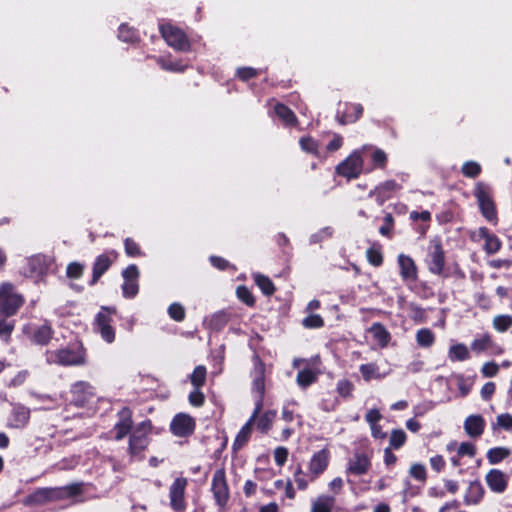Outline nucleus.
<instances>
[{
    "label": "nucleus",
    "instance_id": "f257e3e1",
    "mask_svg": "<svg viewBox=\"0 0 512 512\" xmlns=\"http://www.w3.org/2000/svg\"><path fill=\"white\" fill-rule=\"evenodd\" d=\"M83 482H75L60 487H43L36 489L27 498V503L35 505H44L49 502H56L66 499H72L74 503L83 502L82 496Z\"/></svg>",
    "mask_w": 512,
    "mask_h": 512
},
{
    "label": "nucleus",
    "instance_id": "f03ea898",
    "mask_svg": "<svg viewBox=\"0 0 512 512\" xmlns=\"http://www.w3.org/2000/svg\"><path fill=\"white\" fill-rule=\"evenodd\" d=\"M43 356L49 365L69 367L87 364V349L81 341L70 342L57 350H46Z\"/></svg>",
    "mask_w": 512,
    "mask_h": 512
},
{
    "label": "nucleus",
    "instance_id": "7ed1b4c3",
    "mask_svg": "<svg viewBox=\"0 0 512 512\" xmlns=\"http://www.w3.org/2000/svg\"><path fill=\"white\" fill-rule=\"evenodd\" d=\"M23 295L16 292L15 286L10 282L0 284V316L12 317L24 305Z\"/></svg>",
    "mask_w": 512,
    "mask_h": 512
},
{
    "label": "nucleus",
    "instance_id": "20e7f679",
    "mask_svg": "<svg viewBox=\"0 0 512 512\" xmlns=\"http://www.w3.org/2000/svg\"><path fill=\"white\" fill-rule=\"evenodd\" d=\"M482 216L490 223L497 224L498 214L492 198L491 187L484 182H477L473 191Z\"/></svg>",
    "mask_w": 512,
    "mask_h": 512
},
{
    "label": "nucleus",
    "instance_id": "39448f33",
    "mask_svg": "<svg viewBox=\"0 0 512 512\" xmlns=\"http://www.w3.org/2000/svg\"><path fill=\"white\" fill-rule=\"evenodd\" d=\"M425 263L431 274L444 278L449 276L448 273H445L446 254L440 238L430 241Z\"/></svg>",
    "mask_w": 512,
    "mask_h": 512
},
{
    "label": "nucleus",
    "instance_id": "423d86ee",
    "mask_svg": "<svg viewBox=\"0 0 512 512\" xmlns=\"http://www.w3.org/2000/svg\"><path fill=\"white\" fill-rule=\"evenodd\" d=\"M211 492L218 512H226L230 500V489L224 468L214 471L211 481Z\"/></svg>",
    "mask_w": 512,
    "mask_h": 512
},
{
    "label": "nucleus",
    "instance_id": "0eeeda50",
    "mask_svg": "<svg viewBox=\"0 0 512 512\" xmlns=\"http://www.w3.org/2000/svg\"><path fill=\"white\" fill-rule=\"evenodd\" d=\"M162 38L168 46L179 52H189L191 43L186 33L179 27L172 24H162L159 26Z\"/></svg>",
    "mask_w": 512,
    "mask_h": 512
},
{
    "label": "nucleus",
    "instance_id": "6e6552de",
    "mask_svg": "<svg viewBox=\"0 0 512 512\" xmlns=\"http://www.w3.org/2000/svg\"><path fill=\"white\" fill-rule=\"evenodd\" d=\"M116 313V308L102 306L94 319V330L98 332L101 338L108 344L115 341L116 332L112 326V315Z\"/></svg>",
    "mask_w": 512,
    "mask_h": 512
},
{
    "label": "nucleus",
    "instance_id": "1a4fd4ad",
    "mask_svg": "<svg viewBox=\"0 0 512 512\" xmlns=\"http://www.w3.org/2000/svg\"><path fill=\"white\" fill-rule=\"evenodd\" d=\"M253 381L252 391L256 393L255 408L260 413L263 408V401L265 396V363L259 356H255L253 360Z\"/></svg>",
    "mask_w": 512,
    "mask_h": 512
},
{
    "label": "nucleus",
    "instance_id": "9d476101",
    "mask_svg": "<svg viewBox=\"0 0 512 512\" xmlns=\"http://www.w3.org/2000/svg\"><path fill=\"white\" fill-rule=\"evenodd\" d=\"M118 258V252L114 249L106 250L98 255L92 265V277L88 282L89 286H95L100 278L111 268Z\"/></svg>",
    "mask_w": 512,
    "mask_h": 512
},
{
    "label": "nucleus",
    "instance_id": "9b49d317",
    "mask_svg": "<svg viewBox=\"0 0 512 512\" xmlns=\"http://www.w3.org/2000/svg\"><path fill=\"white\" fill-rule=\"evenodd\" d=\"M336 173L339 176L347 179H356L360 176L363 170V159L358 150L353 151L346 159L340 162L336 168Z\"/></svg>",
    "mask_w": 512,
    "mask_h": 512
},
{
    "label": "nucleus",
    "instance_id": "f8f14e48",
    "mask_svg": "<svg viewBox=\"0 0 512 512\" xmlns=\"http://www.w3.org/2000/svg\"><path fill=\"white\" fill-rule=\"evenodd\" d=\"M169 429L176 437L188 438L195 432L196 420L187 413L179 412L172 418Z\"/></svg>",
    "mask_w": 512,
    "mask_h": 512
},
{
    "label": "nucleus",
    "instance_id": "ddd939ff",
    "mask_svg": "<svg viewBox=\"0 0 512 512\" xmlns=\"http://www.w3.org/2000/svg\"><path fill=\"white\" fill-rule=\"evenodd\" d=\"M70 394V403L82 408L87 406L95 397V388L89 382L78 381L72 385Z\"/></svg>",
    "mask_w": 512,
    "mask_h": 512
},
{
    "label": "nucleus",
    "instance_id": "4468645a",
    "mask_svg": "<svg viewBox=\"0 0 512 512\" xmlns=\"http://www.w3.org/2000/svg\"><path fill=\"white\" fill-rule=\"evenodd\" d=\"M122 294L124 298L132 299L139 292L140 271L136 264L128 265L122 271Z\"/></svg>",
    "mask_w": 512,
    "mask_h": 512
},
{
    "label": "nucleus",
    "instance_id": "2eb2a0df",
    "mask_svg": "<svg viewBox=\"0 0 512 512\" xmlns=\"http://www.w3.org/2000/svg\"><path fill=\"white\" fill-rule=\"evenodd\" d=\"M397 264L401 280L409 289H412L411 284L415 283L419 278L418 267L414 259L409 255L401 253L397 257Z\"/></svg>",
    "mask_w": 512,
    "mask_h": 512
},
{
    "label": "nucleus",
    "instance_id": "dca6fc26",
    "mask_svg": "<svg viewBox=\"0 0 512 512\" xmlns=\"http://www.w3.org/2000/svg\"><path fill=\"white\" fill-rule=\"evenodd\" d=\"M187 479L176 478L169 488L170 505L174 511L182 512L186 508L185 489Z\"/></svg>",
    "mask_w": 512,
    "mask_h": 512
},
{
    "label": "nucleus",
    "instance_id": "f3484780",
    "mask_svg": "<svg viewBox=\"0 0 512 512\" xmlns=\"http://www.w3.org/2000/svg\"><path fill=\"white\" fill-rule=\"evenodd\" d=\"M372 466L371 457L365 452H355L349 459L346 473L354 476H362L368 473Z\"/></svg>",
    "mask_w": 512,
    "mask_h": 512
},
{
    "label": "nucleus",
    "instance_id": "a211bd4d",
    "mask_svg": "<svg viewBox=\"0 0 512 512\" xmlns=\"http://www.w3.org/2000/svg\"><path fill=\"white\" fill-rule=\"evenodd\" d=\"M330 462V451L323 448L315 452L309 462V472L311 474V481L317 479L327 469Z\"/></svg>",
    "mask_w": 512,
    "mask_h": 512
},
{
    "label": "nucleus",
    "instance_id": "6ab92c4d",
    "mask_svg": "<svg viewBox=\"0 0 512 512\" xmlns=\"http://www.w3.org/2000/svg\"><path fill=\"white\" fill-rule=\"evenodd\" d=\"M401 185L395 180H386L371 190L369 196H374L377 204L382 206L386 201L393 197L396 191L401 189Z\"/></svg>",
    "mask_w": 512,
    "mask_h": 512
},
{
    "label": "nucleus",
    "instance_id": "aec40b11",
    "mask_svg": "<svg viewBox=\"0 0 512 512\" xmlns=\"http://www.w3.org/2000/svg\"><path fill=\"white\" fill-rule=\"evenodd\" d=\"M258 415H259V412L257 411V409H254L250 418L241 427V429L237 433V435L233 441V444H232L233 452H238L248 443V441L251 438L253 426L255 424V421H256Z\"/></svg>",
    "mask_w": 512,
    "mask_h": 512
},
{
    "label": "nucleus",
    "instance_id": "412c9836",
    "mask_svg": "<svg viewBox=\"0 0 512 512\" xmlns=\"http://www.w3.org/2000/svg\"><path fill=\"white\" fill-rule=\"evenodd\" d=\"M485 481L489 489L494 492L501 494L508 486V476L499 469H491L485 476Z\"/></svg>",
    "mask_w": 512,
    "mask_h": 512
},
{
    "label": "nucleus",
    "instance_id": "4be33fe9",
    "mask_svg": "<svg viewBox=\"0 0 512 512\" xmlns=\"http://www.w3.org/2000/svg\"><path fill=\"white\" fill-rule=\"evenodd\" d=\"M363 111L359 103H346L344 110L337 112L336 119L341 125L355 123L362 117Z\"/></svg>",
    "mask_w": 512,
    "mask_h": 512
},
{
    "label": "nucleus",
    "instance_id": "5701e85b",
    "mask_svg": "<svg viewBox=\"0 0 512 512\" xmlns=\"http://www.w3.org/2000/svg\"><path fill=\"white\" fill-rule=\"evenodd\" d=\"M486 422L482 415H469L464 421V430L472 438L480 437L485 430Z\"/></svg>",
    "mask_w": 512,
    "mask_h": 512
},
{
    "label": "nucleus",
    "instance_id": "b1692460",
    "mask_svg": "<svg viewBox=\"0 0 512 512\" xmlns=\"http://www.w3.org/2000/svg\"><path fill=\"white\" fill-rule=\"evenodd\" d=\"M54 336V330L49 322L37 326L33 329L30 340L32 343L40 346H47Z\"/></svg>",
    "mask_w": 512,
    "mask_h": 512
},
{
    "label": "nucleus",
    "instance_id": "393cba45",
    "mask_svg": "<svg viewBox=\"0 0 512 512\" xmlns=\"http://www.w3.org/2000/svg\"><path fill=\"white\" fill-rule=\"evenodd\" d=\"M274 113L285 127L294 128L299 124V120L294 111L284 103H276Z\"/></svg>",
    "mask_w": 512,
    "mask_h": 512
},
{
    "label": "nucleus",
    "instance_id": "a878e982",
    "mask_svg": "<svg viewBox=\"0 0 512 512\" xmlns=\"http://www.w3.org/2000/svg\"><path fill=\"white\" fill-rule=\"evenodd\" d=\"M150 438L139 432H132L129 436L128 451L131 456H136L145 451L149 445Z\"/></svg>",
    "mask_w": 512,
    "mask_h": 512
},
{
    "label": "nucleus",
    "instance_id": "bb28decb",
    "mask_svg": "<svg viewBox=\"0 0 512 512\" xmlns=\"http://www.w3.org/2000/svg\"><path fill=\"white\" fill-rule=\"evenodd\" d=\"M479 236L485 240L483 249L487 254H495L501 249V240L495 234L491 233L487 227H481L479 229Z\"/></svg>",
    "mask_w": 512,
    "mask_h": 512
},
{
    "label": "nucleus",
    "instance_id": "cd10ccee",
    "mask_svg": "<svg viewBox=\"0 0 512 512\" xmlns=\"http://www.w3.org/2000/svg\"><path fill=\"white\" fill-rule=\"evenodd\" d=\"M380 348H386L391 341V334L380 322L373 323L367 330Z\"/></svg>",
    "mask_w": 512,
    "mask_h": 512
},
{
    "label": "nucleus",
    "instance_id": "c85d7f7f",
    "mask_svg": "<svg viewBox=\"0 0 512 512\" xmlns=\"http://www.w3.org/2000/svg\"><path fill=\"white\" fill-rule=\"evenodd\" d=\"M148 58H153L159 67L164 71L183 73L188 68V65L184 64L182 60L173 61L170 58L161 56H148Z\"/></svg>",
    "mask_w": 512,
    "mask_h": 512
},
{
    "label": "nucleus",
    "instance_id": "c756f323",
    "mask_svg": "<svg viewBox=\"0 0 512 512\" xmlns=\"http://www.w3.org/2000/svg\"><path fill=\"white\" fill-rule=\"evenodd\" d=\"M496 346L497 345H496L495 341L493 340L492 335L488 332L475 338L470 344L471 350L477 354H480L487 350H492Z\"/></svg>",
    "mask_w": 512,
    "mask_h": 512
},
{
    "label": "nucleus",
    "instance_id": "7c9ffc66",
    "mask_svg": "<svg viewBox=\"0 0 512 512\" xmlns=\"http://www.w3.org/2000/svg\"><path fill=\"white\" fill-rule=\"evenodd\" d=\"M276 415L277 412L275 410H266L262 414L259 413L255 421L257 430L262 434H267L272 428Z\"/></svg>",
    "mask_w": 512,
    "mask_h": 512
},
{
    "label": "nucleus",
    "instance_id": "2f4dec72",
    "mask_svg": "<svg viewBox=\"0 0 512 512\" xmlns=\"http://www.w3.org/2000/svg\"><path fill=\"white\" fill-rule=\"evenodd\" d=\"M471 357L468 347L464 343L451 345L448 350V358L451 362H462Z\"/></svg>",
    "mask_w": 512,
    "mask_h": 512
},
{
    "label": "nucleus",
    "instance_id": "473e14b6",
    "mask_svg": "<svg viewBox=\"0 0 512 512\" xmlns=\"http://www.w3.org/2000/svg\"><path fill=\"white\" fill-rule=\"evenodd\" d=\"M253 279L255 284L259 287L265 296L270 297L275 293L276 287L268 276L261 273H256L253 275Z\"/></svg>",
    "mask_w": 512,
    "mask_h": 512
},
{
    "label": "nucleus",
    "instance_id": "72a5a7b5",
    "mask_svg": "<svg viewBox=\"0 0 512 512\" xmlns=\"http://www.w3.org/2000/svg\"><path fill=\"white\" fill-rule=\"evenodd\" d=\"M436 341L435 333L430 328H421L416 332V343L421 348H430Z\"/></svg>",
    "mask_w": 512,
    "mask_h": 512
},
{
    "label": "nucleus",
    "instance_id": "f704fd0d",
    "mask_svg": "<svg viewBox=\"0 0 512 512\" xmlns=\"http://www.w3.org/2000/svg\"><path fill=\"white\" fill-rule=\"evenodd\" d=\"M299 146L301 150L306 152L307 154L313 155L315 157L320 156L319 142L310 135L300 137Z\"/></svg>",
    "mask_w": 512,
    "mask_h": 512
},
{
    "label": "nucleus",
    "instance_id": "c9c22d12",
    "mask_svg": "<svg viewBox=\"0 0 512 512\" xmlns=\"http://www.w3.org/2000/svg\"><path fill=\"white\" fill-rule=\"evenodd\" d=\"M366 259L368 263L374 267L382 266L384 262L382 246L380 244H374L369 247L366 250Z\"/></svg>",
    "mask_w": 512,
    "mask_h": 512
},
{
    "label": "nucleus",
    "instance_id": "e433bc0d",
    "mask_svg": "<svg viewBox=\"0 0 512 512\" xmlns=\"http://www.w3.org/2000/svg\"><path fill=\"white\" fill-rule=\"evenodd\" d=\"M118 38L126 43H135L140 40L139 33L137 29L129 26L126 23H123L119 26L118 29Z\"/></svg>",
    "mask_w": 512,
    "mask_h": 512
},
{
    "label": "nucleus",
    "instance_id": "4c0bfd02",
    "mask_svg": "<svg viewBox=\"0 0 512 512\" xmlns=\"http://www.w3.org/2000/svg\"><path fill=\"white\" fill-rule=\"evenodd\" d=\"M29 272L33 275H43L47 271L46 257L43 255H36L28 260Z\"/></svg>",
    "mask_w": 512,
    "mask_h": 512
},
{
    "label": "nucleus",
    "instance_id": "58836bf2",
    "mask_svg": "<svg viewBox=\"0 0 512 512\" xmlns=\"http://www.w3.org/2000/svg\"><path fill=\"white\" fill-rule=\"evenodd\" d=\"M230 319H231V314L225 310H221V311L214 313L211 316V318L209 320V326L211 329H213L215 331H220L228 324Z\"/></svg>",
    "mask_w": 512,
    "mask_h": 512
},
{
    "label": "nucleus",
    "instance_id": "ea45409f",
    "mask_svg": "<svg viewBox=\"0 0 512 512\" xmlns=\"http://www.w3.org/2000/svg\"><path fill=\"white\" fill-rule=\"evenodd\" d=\"M511 451L507 447H493L487 451L486 457L490 464L495 465L508 458Z\"/></svg>",
    "mask_w": 512,
    "mask_h": 512
},
{
    "label": "nucleus",
    "instance_id": "a19ab883",
    "mask_svg": "<svg viewBox=\"0 0 512 512\" xmlns=\"http://www.w3.org/2000/svg\"><path fill=\"white\" fill-rule=\"evenodd\" d=\"M334 503V497L321 495L313 502L311 512H332Z\"/></svg>",
    "mask_w": 512,
    "mask_h": 512
},
{
    "label": "nucleus",
    "instance_id": "79ce46f5",
    "mask_svg": "<svg viewBox=\"0 0 512 512\" xmlns=\"http://www.w3.org/2000/svg\"><path fill=\"white\" fill-rule=\"evenodd\" d=\"M492 326L499 333L507 332L512 327V315H496L492 320Z\"/></svg>",
    "mask_w": 512,
    "mask_h": 512
},
{
    "label": "nucleus",
    "instance_id": "37998d69",
    "mask_svg": "<svg viewBox=\"0 0 512 512\" xmlns=\"http://www.w3.org/2000/svg\"><path fill=\"white\" fill-rule=\"evenodd\" d=\"M317 380V375L309 368L302 369L298 372L296 382L301 388H307Z\"/></svg>",
    "mask_w": 512,
    "mask_h": 512
},
{
    "label": "nucleus",
    "instance_id": "c03bdc74",
    "mask_svg": "<svg viewBox=\"0 0 512 512\" xmlns=\"http://www.w3.org/2000/svg\"><path fill=\"white\" fill-rule=\"evenodd\" d=\"M207 376V369L203 365H198L194 368L190 375V382L194 388H202L205 385Z\"/></svg>",
    "mask_w": 512,
    "mask_h": 512
},
{
    "label": "nucleus",
    "instance_id": "a18cd8bd",
    "mask_svg": "<svg viewBox=\"0 0 512 512\" xmlns=\"http://www.w3.org/2000/svg\"><path fill=\"white\" fill-rule=\"evenodd\" d=\"M359 371L366 382H369L374 378H380L379 366L374 362L361 364Z\"/></svg>",
    "mask_w": 512,
    "mask_h": 512
},
{
    "label": "nucleus",
    "instance_id": "49530a36",
    "mask_svg": "<svg viewBox=\"0 0 512 512\" xmlns=\"http://www.w3.org/2000/svg\"><path fill=\"white\" fill-rule=\"evenodd\" d=\"M237 298L248 307H254L256 299L250 289L245 285H240L236 289Z\"/></svg>",
    "mask_w": 512,
    "mask_h": 512
},
{
    "label": "nucleus",
    "instance_id": "de8ad7c7",
    "mask_svg": "<svg viewBox=\"0 0 512 512\" xmlns=\"http://www.w3.org/2000/svg\"><path fill=\"white\" fill-rule=\"evenodd\" d=\"M407 440V435L402 429H393L389 438V446L395 450L404 446Z\"/></svg>",
    "mask_w": 512,
    "mask_h": 512
},
{
    "label": "nucleus",
    "instance_id": "09e8293b",
    "mask_svg": "<svg viewBox=\"0 0 512 512\" xmlns=\"http://www.w3.org/2000/svg\"><path fill=\"white\" fill-rule=\"evenodd\" d=\"M9 317L0 316V338L8 341L15 328V320H8Z\"/></svg>",
    "mask_w": 512,
    "mask_h": 512
},
{
    "label": "nucleus",
    "instance_id": "8fccbe9b",
    "mask_svg": "<svg viewBox=\"0 0 512 512\" xmlns=\"http://www.w3.org/2000/svg\"><path fill=\"white\" fill-rule=\"evenodd\" d=\"M461 172L465 177L474 179L481 174L482 168L475 161H467L462 165Z\"/></svg>",
    "mask_w": 512,
    "mask_h": 512
},
{
    "label": "nucleus",
    "instance_id": "3c124183",
    "mask_svg": "<svg viewBox=\"0 0 512 512\" xmlns=\"http://www.w3.org/2000/svg\"><path fill=\"white\" fill-rule=\"evenodd\" d=\"M325 321L319 314H309L302 320V326L306 329H319L324 327Z\"/></svg>",
    "mask_w": 512,
    "mask_h": 512
},
{
    "label": "nucleus",
    "instance_id": "603ef678",
    "mask_svg": "<svg viewBox=\"0 0 512 512\" xmlns=\"http://www.w3.org/2000/svg\"><path fill=\"white\" fill-rule=\"evenodd\" d=\"M395 220L391 213H386L383 218V224L379 228V233L387 238H392Z\"/></svg>",
    "mask_w": 512,
    "mask_h": 512
},
{
    "label": "nucleus",
    "instance_id": "864d4df0",
    "mask_svg": "<svg viewBox=\"0 0 512 512\" xmlns=\"http://www.w3.org/2000/svg\"><path fill=\"white\" fill-rule=\"evenodd\" d=\"M124 249L128 257L136 258L143 255L140 245L130 237L124 239Z\"/></svg>",
    "mask_w": 512,
    "mask_h": 512
},
{
    "label": "nucleus",
    "instance_id": "5fc2aeb1",
    "mask_svg": "<svg viewBox=\"0 0 512 512\" xmlns=\"http://www.w3.org/2000/svg\"><path fill=\"white\" fill-rule=\"evenodd\" d=\"M117 416H118L117 422L119 424L130 428V430L133 429V412L128 406H125L122 409H120L117 413Z\"/></svg>",
    "mask_w": 512,
    "mask_h": 512
},
{
    "label": "nucleus",
    "instance_id": "6e6d98bb",
    "mask_svg": "<svg viewBox=\"0 0 512 512\" xmlns=\"http://www.w3.org/2000/svg\"><path fill=\"white\" fill-rule=\"evenodd\" d=\"M168 314L170 318L176 322H182L186 316L185 308L183 307V305L177 302L172 303L168 307Z\"/></svg>",
    "mask_w": 512,
    "mask_h": 512
},
{
    "label": "nucleus",
    "instance_id": "4d7b16f0",
    "mask_svg": "<svg viewBox=\"0 0 512 512\" xmlns=\"http://www.w3.org/2000/svg\"><path fill=\"white\" fill-rule=\"evenodd\" d=\"M85 266L80 262H71L67 265L66 276L69 279H80L83 276Z\"/></svg>",
    "mask_w": 512,
    "mask_h": 512
},
{
    "label": "nucleus",
    "instance_id": "13d9d810",
    "mask_svg": "<svg viewBox=\"0 0 512 512\" xmlns=\"http://www.w3.org/2000/svg\"><path fill=\"white\" fill-rule=\"evenodd\" d=\"M469 495H470L469 502H471L473 504L479 503L484 495V489H483L482 485L479 482L471 483V485L469 487Z\"/></svg>",
    "mask_w": 512,
    "mask_h": 512
},
{
    "label": "nucleus",
    "instance_id": "bf43d9fd",
    "mask_svg": "<svg viewBox=\"0 0 512 512\" xmlns=\"http://www.w3.org/2000/svg\"><path fill=\"white\" fill-rule=\"evenodd\" d=\"M336 389L340 396L343 398H349L352 396L354 385L351 381L342 379L338 381Z\"/></svg>",
    "mask_w": 512,
    "mask_h": 512
},
{
    "label": "nucleus",
    "instance_id": "052dcab7",
    "mask_svg": "<svg viewBox=\"0 0 512 512\" xmlns=\"http://www.w3.org/2000/svg\"><path fill=\"white\" fill-rule=\"evenodd\" d=\"M259 75V71L253 67H240L237 69L236 76L243 82L249 81Z\"/></svg>",
    "mask_w": 512,
    "mask_h": 512
},
{
    "label": "nucleus",
    "instance_id": "680f3d73",
    "mask_svg": "<svg viewBox=\"0 0 512 512\" xmlns=\"http://www.w3.org/2000/svg\"><path fill=\"white\" fill-rule=\"evenodd\" d=\"M372 162L376 168L384 169L387 165V154L381 149H375L371 155Z\"/></svg>",
    "mask_w": 512,
    "mask_h": 512
},
{
    "label": "nucleus",
    "instance_id": "e2e57ef3",
    "mask_svg": "<svg viewBox=\"0 0 512 512\" xmlns=\"http://www.w3.org/2000/svg\"><path fill=\"white\" fill-rule=\"evenodd\" d=\"M476 305L483 311H488L492 307V300L489 295L481 292L474 296Z\"/></svg>",
    "mask_w": 512,
    "mask_h": 512
},
{
    "label": "nucleus",
    "instance_id": "0e129e2a",
    "mask_svg": "<svg viewBox=\"0 0 512 512\" xmlns=\"http://www.w3.org/2000/svg\"><path fill=\"white\" fill-rule=\"evenodd\" d=\"M189 403L194 407H202L205 403V396L201 388H194L188 396Z\"/></svg>",
    "mask_w": 512,
    "mask_h": 512
},
{
    "label": "nucleus",
    "instance_id": "69168bd1",
    "mask_svg": "<svg viewBox=\"0 0 512 512\" xmlns=\"http://www.w3.org/2000/svg\"><path fill=\"white\" fill-rule=\"evenodd\" d=\"M476 455V447L474 444L470 442H462L457 450V456L462 458L464 456H468L473 458Z\"/></svg>",
    "mask_w": 512,
    "mask_h": 512
},
{
    "label": "nucleus",
    "instance_id": "338daca9",
    "mask_svg": "<svg viewBox=\"0 0 512 512\" xmlns=\"http://www.w3.org/2000/svg\"><path fill=\"white\" fill-rule=\"evenodd\" d=\"M410 475L418 480V481H421V482H424L426 481L427 479V473H426V468L424 465L422 464H413L411 467H410Z\"/></svg>",
    "mask_w": 512,
    "mask_h": 512
},
{
    "label": "nucleus",
    "instance_id": "774afa93",
    "mask_svg": "<svg viewBox=\"0 0 512 512\" xmlns=\"http://www.w3.org/2000/svg\"><path fill=\"white\" fill-rule=\"evenodd\" d=\"M497 425L505 431H512V415L509 413L498 415Z\"/></svg>",
    "mask_w": 512,
    "mask_h": 512
}]
</instances>
